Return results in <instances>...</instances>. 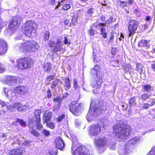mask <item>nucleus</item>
<instances>
[{
  "label": "nucleus",
  "mask_w": 155,
  "mask_h": 155,
  "mask_svg": "<svg viewBox=\"0 0 155 155\" xmlns=\"http://www.w3.org/2000/svg\"><path fill=\"white\" fill-rule=\"evenodd\" d=\"M106 103L104 101L97 100L92 102L86 118L88 122L95 119L97 116L106 109Z\"/></svg>",
  "instance_id": "1"
},
{
  "label": "nucleus",
  "mask_w": 155,
  "mask_h": 155,
  "mask_svg": "<svg viewBox=\"0 0 155 155\" xmlns=\"http://www.w3.org/2000/svg\"><path fill=\"white\" fill-rule=\"evenodd\" d=\"M127 124L126 120L117 121V140L122 141L130 134L131 128Z\"/></svg>",
  "instance_id": "2"
},
{
  "label": "nucleus",
  "mask_w": 155,
  "mask_h": 155,
  "mask_svg": "<svg viewBox=\"0 0 155 155\" xmlns=\"http://www.w3.org/2000/svg\"><path fill=\"white\" fill-rule=\"evenodd\" d=\"M39 48L38 44L33 40L27 41L16 47L17 49H18L20 51L24 53L28 52H34L37 51Z\"/></svg>",
  "instance_id": "3"
},
{
  "label": "nucleus",
  "mask_w": 155,
  "mask_h": 155,
  "mask_svg": "<svg viewBox=\"0 0 155 155\" xmlns=\"http://www.w3.org/2000/svg\"><path fill=\"white\" fill-rule=\"evenodd\" d=\"M37 24L33 21H27L22 25V29L24 33L28 37H30L31 35L32 31L37 28Z\"/></svg>",
  "instance_id": "4"
},
{
  "label": "nucleus",
  "mask_w": 155,
  "mask_h": 155,
  "mask_svg": "<svg viewBox=\"0 0 155 155\" xmlns=\"http://www.w3.org/2000/svg\"><path fill=\"white\" fill-rule=\"evenodd\" d=\"M32 63V60L29 58H21L17 60L16 66L18 69L24 70L30 68Z\"/></svg>",
  "instance_id": "5"
},
{
  "label": "nucleus",
  "mask_w": 155,
  "mask_h": 155,
  "mask_svg": "<svg viewBox=\"0 0 155 155\" xmlns=\"http://www.w3.org/2000/svg\"><path fill=\"white\" fill-rule=\"evenodd\" d=\"M21 21V18L18 16L15 17L9 23L8 28L7 30V35L11 36L17 28L18 24Z\"/></svg>",
  "instance_id": "6"
},
{
  "label": "nucleus",
  "mask_w": 155,
  "mask_h": 155,
  "mask_svg": "<svg viewBox=\"0 0 155 155\" xmlns=\"http://www.w3.org/2000/svg\"><path fill=\"white\" fill-rule=\"evenodd\" d=\"M107 139L104 137L94 139V143L98 148L99 153H101L105 150V145L107 143Z\"/></svg>",
  "instance_id": "7"
},
{
  "label": "nucleus",
  "mask_w": 155,
  "mask_h": 155,
  "mask_svg": "<svg viewBox=\"0 0 155 155\" xmlns=\"http://www.w3.org/2000/svg\"><path fill=\"white\" fill-rule=\"evenodd\" d=\"M132 151V147L125 145L121 143L119 144L118 147V152L120 155H127Z\"/></svg>",
  "instance_id": "8"
},
{
  "label": "nucleus",
  "mask_w": 155,
  "mask_h": 155,
  "mask_svg": "<svg viewBox=\"0 0 155 155\" xmlns=\"http://www.w3.org/2000/svg\"><path fill=\"white\" fill-rule=\"evenodd\" d=\"M101 125L98 124H93L89 127V134L91 137L97 136L101 131Z\"/></svg>",
  "instance_id": "9"
},
{
  "label": "nucleus",
  "mask_w": 155,
  "mask_h": 155,
  "mask_svg": "<svg viewBox=\"0 0 155 155\" xmlns=\"http://www.w3.org/2000/svg\"><path fill=\"white\" fill-rule=\"evenodd\" d=\"M80 108L81 106L79 103L76 101H73L70 106V110L74 115L78 116L80 114Z\"/></svg>",
  "instance_id": "10"
},
{
  "label": "nucleus",
  "mask_w": 155,
  "mask_h": 155,
  "mask_svg": "<svg viewBox=\"0 0 155 155\" xmlns=\"http://www.w3.org/2000/svg\"><path fill=\"white\" fill-rule=\"evenodd\" d=\"M72 155H90L88 149L85 147H79L72 152Z\"/></svg>",
  "instance_id": "11"
},
{
  "label": "nucleus",
  "mask_w": 155,
  "mask_h": 155,
  "mask_svg": "<svg viewBox=\"0 0 155 155\" xmlns=\"http://www.w3.org/2000/svg\"><path fill=\"white\" fill-rule=\"evenodd\" d=\"M138 22L134 20H132L129 22L128 29L129 31V37L133 36L137 28Z\"/></svg>",
  "instance_id": "12"
},
{
  "label": "nucleus",
  "mask_w": 155,
  "mask_h": 155,
  "mask_svg": "<svg viewBox=\"0 0 155 155\" xmlns=\"http://www.w3.org/2000/svg\"><path fill=\"white\" fill-rule=\"evenodd\" d=\"M62 40L61 38H59L57 39L56 43L54 41H51L49 42V45L51 47V49L55 52L61 50L62 46L61 43Z\"/></svg>",
  "instance_id": "13"
},
{
  "label": "nucleus",
  "mask_w": 155,
  "mask_h": 155,
  "mask_svg": "<svg viewBox=\"0 0 155 155\" xmlns=\"http://www.w3.org/2000/svg\"><path fill=\"white\" fill-rule=\"evenodd\" d=\"M18 78L16 77L10 76L1 77L0 80L3 83H6L9 85H12L13 84L17 82Z\"/></svg>",
  "instance_id": "14"
},
{
  "label": "nucleus",
  "mask_w": 155,
  "mask_h": 155,
  "mask_svg": "<svg viewBox=\"0 0 155 155\" xmlns=\"http://www.w3.org/2000/svg\"><path fill=\"white\" fill-rule=\"evenodd\" d=\"M102 82L101 76H99V77L92 78L91 84L94 88L97 89L101 87Z\"/></svg>",
  "instance_id": "15"
},
{
  "label": "nucleus",
  "mask_w": 155,
  "mask_h": 155,
  "mask_svg": "<svg viewBox=\"0 0 155 155\" xmlns=\"http://www.w3.org/2000/svg\"><path fill=\"white\" fill-rule=\"evenodd\" d=\"M100 71V68L98 65H96L93 68L91 69V72L92 78L99 77V76H101Z\"/></svg>",
  "instance_id": "16"
},
{
  "label": "nucleus",
  "mask_w": 155,
  "mask_h": 155,
  "mask_svg": "<svg viewBox=\"0 0 155 155\" xmlns=\"http://www.w3.org/2000/svg\"><path fill=\"white\" fill-rule=\"evenodd\" d=\"M141 138L140 137H136L133 138L126 143V145L128 146H131L132 149L133 146L139 143L141 141Z\"/></svg>",
  "instance_id": "17"
},
{
  "label": "nucleus",
  "mask_w": 155,
  "mask_h": 155,
  "mask_svg": "<svg viewBox=\"0 0 155 155\" xmlns=\"http://www.w3.org/2000/svg\"><path fill=\"white\" fill-rule=\"evenodd\" d=\"M7 50V44L5 41L0 39V55H3Z\"/></svg>",
  "instance_id": "18"
},
{
  "label": "nucleus",
  "mask_w": 155,
  "mask_h": 155,
  "mask_svg": "<svg viewBox=\"0 0 155 155\" xmlns=\"http://www.w3.org/2000/svg\"><path fill=\"white\" fill-rule=\"evenodd\" d=\"M27 87L23 86L16 87L14 90V92L21 95L25 94L28 91Z\"/></svg>",
  "instance_id": "19"
},
{
  "label": "nucleus",
  "mask_w": 155,
  "mask_h": 155,
  "mask_svg": "<svg viewBox=\"0 0 155 155\" xmlns=\"http://www.w3.org/2000/svg\"><path fill=\"white\" fill-rule=\"evenodd\" d=\"M56 147L58 149L62 150L64 146V143L62 139L59 137L57 138L55 140Z\"/></svg>",
  "instance_id": "20"
},
{
  "label": "nucleus",
  "mask_w": 155,
  "mask_h": 155,
  "mask_svg": "<svg viewBox=\"0 0 155 155\" xmlns=\"http://www.w3.org/2000/svg\"><path fill=\"white\" fill-rule=\"evenodd\" d=\"M24 151V149H15L10 150L9 153V155H22Z\"/></svg>",
  "instance_id": "21"
},
{
  "label": "nucleus",
  "mask_w": 155,
  "mask_h": 155,
  "mask_svg": "<svg viewBox=\"0 0 155 155\" xmlns=\"http://www.w3.org/2000/svg\"><path fill=\"white\" fill-rule=\"evenodd\" d=\"M52 114L51 112L46 111L43 115V122L44 123H46L48 121H49L51 119Z\"/></svg>",
  "instance_id": "22"
},
{
  "label": "nucleus",
  "mask_w": 155,
  "mask_h": 155,
  "mask_svg": "<svg viewBox=\"0 0 155 155\" xmlns=\"http://www.w3.org/2000/svg\"><path fill=\"white\" fill-rule=\"evenodd\" d=\"M4 90L5 94L7 97L12 98L15 96V93L13 92H12L10 90L9 91L8 88H5Z\"/></svg>",
  "instance_id": "23"
},
{
  "label": "nucleus",
  "mask_w": 155,
  "mask_h": 155,
  "mask_svg": "<svg viewBox=\"0 0 155 155\" xmlns=\"http://www.w3.org/2000/svg\"><path fill=\"white\" fill-rule=\"evenodd\" d=\"M43 68L44 70L45 71L49 72L51 71L52 68L51 63L48 62L45 63Z\"/></svg>",
  "instance_id": "24"
},
{
  "label": "nucleus",
  "mask_w": 155,
  "mask_h": 155,
  "mask_svg": "<svg viewBox=\"0 0 155 155\" xmlns=\"http://www.w3.org/2000/svg\"><path fill=\"white\" fill-rule=\"evenodd\" d=\"M16 103L10 104L7 106H6V108L10 112H13L15 109H16Z\"/></svg>",
  "instance_id": "25"
},
{
  "label": "nucleus",
  "mask_w": 155,
  "mask_h": 155,
  "mask_svg": "<svg viewBox=\"0 0 155 155\" xmlns=\"http://www.w3.org/2000/svg\"><path fill=\"white\" fill-rule=\"evenodd\" d=\"M124 70L125 72H128L130 74L132 71L133 68L130 65L127 64L124 66Z\"/></svg>",
  "instance_id": "26"
},
{
  "label": "nucleus",
  "mask_w": 155,
  "mask_h": 155,
  "mask_svg": "<svg viewBox=\"0 0 155 155\" xmlns=\"http://www.w3.org/2000/svg\"><path fill=\"white\" fill-rule=\"evenodd\" d=\"M41 113V111L40 110H37L35 111L34 115L36 118V121H39L41 120L40 116Z\"/></svg>",
  "instance_id": "27"
},
{
  "label": "nucleus",
  "mask_w": 155,
  "mask_h": 155,
  "mask_svg": "<svg viewBox=\"0 0 155 155\" xmlns=\"http://www.w3.org/2000/svg\"><path fill=\"white\" fill-rule=\"evenodd\" d=\"M66 0H64L63 1H61V2H63V4H64L63 5L62 9L66 11L68 10L70 8L71 6L68 3H65L66 2Z\"/></svg>",
  "instance_id": "28"
},
{
  "label": "nucleus",
  "mask_w": 155,
  "mask_h": 155,
  "mask_svg": "<svg viewBox=\"0 0 155 155\" xmlns=\"http://www.w3.org/2000/svg\"><path fill=\"white\" fill-rule=\"evenodd\" d=\"M148 41L145 40H142L139 43L138 45L139 47H142L147 46L148 45Z\"/></svg>",
  "instance_id": "29"
},
{
  "label": "nucleus",
  "mask_w": 155,
  "mask_h": 155,
  "mask_svg": "<svg viewBox=\"0 0 155 155\" xmlns=\"http://www.w3.org/2000/svg\"><path fill=\"white\" fill-rule=\"evenodd\" d=\"M64 87L65 90H68L71 87L70 82L69 79H66L65 80Z\"/></svg>",
  "instance_id": "30"
},
{
  "label": "nucleus",
  "mask_w": 155,
  "mask_h": 155,
  "mask_svg": "<svg viewBox=\"0 0 155 155\" xmlns=\"http://www.w3.org/2000/svg\"><path fill=\"white\" fill-rule=\"evenodd\" d=\"M115 21V19H113L112 17H110V18L109 19L107 20L106 21V23H99V25L100 26H102V27H104L106 25L107 23H110L111 22H113V21Z\"/></svg>",
  "instance_id": "31"
},
{
  "label": "nucleus",
  "mask_w": 155,
  "mask_h": 155,
  "mask_svg": "<svg viewBox=\"0 0 155 155\" xmlns=\"http://www.w3.org/2000/svg\"><path fill=\"white\" fill-rule=\"evenodd\" d=\"M143 65L141 64H137L136 65V68L139 73L141 74L143 71Z\"/></svg>",
  "instance_id": "32"
},
{
  "label": "nucleus",
  "mask_w": 155,
  "mask_h": 155,
  "mask_svg": "<svg viewBox=\"0 0 155 155\" xmlns=\"http://www.w3.org/2000/svg\"><path fill=\"white\" fill-rule=\"evenodd\" d=\"M142 87L145 91L147 92L150 91L152 88L151 86L149 85H143Z\"/></svg>",
  "instance_id": "33"
},
{
  "label": "nucleus",
  "mask_w": 155,
  "mask_h": 155,
  "mask_svg": "<svg viewBox=\"0 0 155 155\" xmlns=\"http://www.w3.org/2000/svg\"><path fill=\"white\" fill-rule=\"evenodd\" d=\"M135 101L136 99L135 97H132L129 100V102L131 106H134L136 105V102Z\"/></svg>",
  "instance_id": "34"
},
{
  "label": "nucleus",
  "mask_w": 155,
  "mask_h": 155,
  "mask_svg": "<svg viewBox=\"0 0 155 155\" xmlns=\"http://www.w3.org/2000/svg\"><path fill=\"white\" fill-rule=\"evenodd\" d=\"M151 95L148 94H144L141 95V98L142 100L145 101Z\"/></svg>",
  "instance_id": "35"
},
{
  "label": "nucleus",
  "mask_w": 155,
  "mask_h": 155,
  "mask_svg": "<svg viewBox=\"0 0 155 155\" xmlns=\"http://www.w3.org/2000/svg\"><path fill=\"white\" fill-rule=\"evenodd\" d=\"M100 26V28L101 31V35H102L104 38H106L107 37V33L105 32V28L102 27H101V26Z\"/></svg>",
  "instance_id": "36"
},
{
  "label": "nucleus",
  "mask_w": 155,
  "mask_h": 155,
  "mask_svg": "<svg viewBox=\"0 0 155 155\" xmlns=\"http://www.w3.org/2000/svg\"><path fill=\"white\" fill-rule=\"evenodd\" d=\"M109 147L110 149L112 150H115L116 148V143L115 141H111L110 143Z\"/></svg>",
  "instance_id": "37"
},
{
  "label": "nucleus",
  "mask_w": 155,
  "mask_h": 155,
  "mask_svg": "<svg viewBox=\"0 0 155 155\" xmlns=\"http://www.w3.org/2000/svg\"><path fill=\"white\" fill-rule=\"evenodd\" d=\"M60 103H59L57 105H55L53 108V110L55 112H58L60 108Z\"/></svg>",
  "instance_id": "38"
},
{
  "label": "nucleus",
  "mask_w": 155,
  "mask_h": 155,
  "mask_svg": "<svg viewBox=\"0 0 155 155\" xmlns=\"http://www.w3.org/2000/svg\"><path fill=\"white\" fill-rule=\"evenodd\" d=\"M58 82L59 81L58 79L55 80L52 83L51 85V88L53 89H55L56 86H57V85L58 84Z\"/></svg>",
  "instance_id": "39"
},
{
  "label": "nucleus",
  "mask_w": 155,
  "mask_h": 155,
  "mask_svg": "<svg viewBox=\"0 0 155 155\" xmlns=\"http://www.w3.org/2000/svg\"><path fill=\"white\" fill-rule=\"evenodd\" d=\"M73 86L75 89H77L80 87V86L78 85V82L76 79H74L73 80Z\"/></svg>",
  "instance_id": "40"
},
{
  "label": "nucleus",
  "mask_w": 155,
  "mask_h": 155,
  "mask_svg": "<svg viewBox=\"0 0 155 155\" xmlns=\"http://www.w3.org/2000/svg\"><path fill=\"white\" fill-rule=\"evenodd\" d=\"M46 123V126L50 128L51 129H54L55 126L53 123L50 121H48V122H47Z\"/></svg>",
  "instance_id": "41"
},
{
  "label": "nucleus",
  "mask_w": 155,
  "mask_h": 155,
  "mask_svg": "<svg viewBox=\"0 0 155 155\" xmlns=\"http://www.w3.org/2000/svg\"><path fill=\"white\" fill-rule=\"evenodd\" d=\"M16 109L18 111H22V105L20 103H16Z\"/></svg>",
  "instance_id": "42"
},
{
  "label": "nucleus",
  "mask_w": 155,
  "mask_h": 155,
  "mask_svg": "<svg viewBox=\"0 0 155 155\" xmlns=\"http://www.w3.org/2000/svg\"><path fill=\"white\" fill-rule=\"evenodd\" d=\"M50 36V33L49 31H46L44 35V38L46 40H48Z\"/></svg>",
  "instance_id": "43"
},
{
  "label": "nucleus",
  "mask_w": 155,
  "mask_h": 155,
  "mask_svg": "<svg viewBox=\"0 0 155 155\" xmlns=\"http://www.w3.org/2000/svg\"><path fill=\"white\" fill-rule=\"evenodd\" d=\"M42 134L45 136L48 137L50 135L49 131L46 130H44L42 132Z\"/></svg>",
  "instance_id": "44"
},
{
  "label": "nucleus",
  "mask_w": 155,
  "mask_h": 155,
  "mask_svg": "<svg viewBox=\"0 0 155 155\" xmlns=\"http://www.w3.org/2000/svg\"><path fill=\"white\" fill-rule=\"evenodd\" d=\"M74 138L73 137H71L72 138V142H73V144H72V146L71 147V152H73L74 150L76 148V146H75V144L73 143V141L74 140H76V138L75 137H74Z\"/></svg>",
  "instance_id": "45"
},
{
  "label": "nucleus",
  "mask_w": 155,
  "mask_h": 155,
  "mask_svg": "<svg viewBox=\"0 0 155 155\" xmlns=\"http://www.w3.org/2000/svg\"><path fill=\"white\" fill-rule=\"evenodd\" d=\"M36 121L37 122L36 126L37 127V128L39 130L42 129L43 126L40 124L41 120H40L39 121Z\"/></svg>",
  "instance_id": "46"
},
{
  "label": "nucleus",
  "mask_w": 155,
  "mask_h": 155,
  "mask_svg": "<svg viewBox=\"0 0 155 155\" xmlns=\"http://www.w3.org/2000/svg\"><path fill=\"white\" fill-rule=\"evenodd\" d=\"M30 132L34 136L38 137L40 135L39 134L34 130H30Z\"/></svg>",
  "instance_id": "47"
},
{
  "label": "nucleus",
  "mask_w": 155,
  "mask_h": 155,
  "mask_svg": "<svg viewBox=\"0 0 155 155\" xmlns=\"http://www.w3.org/2000/svg\"><path fill=\"white\" fill-rule=\"evenodd\" d=\"M17 121L18 122V123H19L23 127L25 126L26 124V123L21 120L17 119Z\"/></svg>",
  "instance_id": "48"
},
{
  "label": "nucleus",
  "mask_w": 155,
  "mask_h": 155,
  "mask_svg": "<svg viewBox=\"0 0 155 155\" xmlns=\"http://www.w3.org/2000/svg\"><path fill=\"white\" fill-rule=\"evenodd\" d=\"M77 20H78L76 18H73L70 24V26H73L76 25V23Z\"/></svg>",
  "instance_id": "49"
},
{
  "label": "nucleus",
  "mask_w": 155,
  "mask_h": 155,
  "mask_svg": "<svg viewBox=\"0 0 155 155\" xmlns=\"http://www.w3.org/2000/svg\"><path fill=\"white\" fill-rule=\"evenodd\" d=\"M54 76L49 75L47 77V81L48 83L50 82V81L53 80L54 78Z\"/></svg>",
  "instance_id": "50"
},
{
  "label": "nucleus",
  "mask_w": 155,
  "mask_h": 155,
  "mask_svg": "<svg viewBox=\"0 0 155 155\" xmlns=\"http://www.w3.org/2000/svg\"><path fill=\"white\" fill-rule=\"evenodd\" d=\"M63 42L64 44L65 45H69L70 44V41H68L67 37L66 36H64V40Z\"/></svg>",
  "instance_id": "51"
},
{
  "label": "nucleus",
  "mask_w": 155,
  "mask_h": 155,
  "mask_svg": "<svg viewBox=\"0 0 155 155\" xmlns=\"http://www.w3.org/2000/svg\"><path fill=\"white\" fill-rule=\"evenodd\" d=\"M94 9L93 8H91L88 10L87 11V14L90 16L92 15V14L94 12Z\"/></svg>",
  "instance_id": "52"
},
{
  "label": "nucleus",
  "mask_w": 155,
  "mask_h": 155,
  "mask_svg": "<svg viewBox=\"0 0 155 155\" xmlns=\"http://www.w3.org/2000/svg\"><path fill=\"white\" fill-rule=\"evenodd\" d=\"M49 153L51 155H57L58 153V152L57 150H51L49 151Z\"/></svg>",
  "instance_id": "53"
},
{
  "label": "nucleus",
  "mask_w": 155,
  "mask_h": 155,
  "mask_svg": "<svg viewBox=\"0 0 155 155\" xmlns=\"http://www.w3.org/2000/svg\"><path fill=\"white\" fill-rule=\"evenodd\" d=\"M142 105V108L143 109H147L149 108L150 106V105L147 103H143Z\"/></svg>",
  "instance_id": "54"
},
{
  "label": "nucleus",
  "mask_w": 155,
  "mask_h": 155,
  "mask_svg": "<svg viewBox=\"0 0 155 155\" xmlns=\"http://www.w3.org/2000/svg\"><path fill=\"white\" fill-rule=\"evenodd\" d=\"M127 3H126L125 2L120 1V7L123 8L124 7L127 6Z\"/></svg>",
  "instance_id": "55"
},
{
  "label": "nucleus",
  "mask_w": 155,
  "mask_h": 155,
  "mask_svg": "<svg viewBox=\"0 0 155 155\" xmlns=\"http://www.w3.org/2000/svg\"><path fill=\"white\" fill-rule=\"evenodd\" d=\"M22 111H25L29 109V107L28 105H22Z\"/></svg>",
  "instance_id": "56"
},
{
  "label": "nucleus",
  "mask_w": 155,
  "mask_h": 155,
  "mask_svg": "<svg viewBox=\"0 0 155 155\" xmlns=\"http://www.w3.org/2000/svg\"><path fill=\"white\" fill-rule=\"evenodd\" d=\"M62 98L60 97H57L54 99V101L58 102V104L60 103V102L62 101Z\"/></svg>",
  "instance_id": "57"
},
{
  "label": "nucleus",
  "mask_w": 155,
  "mask_h": 155,
  "mask_svg": "<svg viewBox=\"0 0 155 155\" xmlns=\"http://www.w3.org/2000/svg\"><path fill=\"white\" fill-rule=\"evenodd\" d=\"M65 117V115L64 114H62L58 117V120L59 122L61 121Z\"/></svg>",
  "instance_id": "58"
},
{
  "label": "nucleus",
  "mask_w": 155,
  "mask_h": 155,
  "mask_svg": "<svg viewBox=\"0 0 155 155\" xmlns=\"http://www.w3.org/2000/svg\"><path fill=\"white\" fill-rule=\"evenodd\" d=\"M75 126L77 127H79L81 124V122L77 120H76L75 121Z\"/></svg>",
  "instance_id": "59"
},
{
  "label": "nucleus",
  "mask_w": 155,
  "mask_h": 155,
  "mask_svg": "<svg viewBox=\"0 0 155 155\" xmlns=\"http://www.w3.org/2000/svg\"><path fill=\"white\" fill-rule=\"evenodd\" d=\"M47 97L48 98H50L52 95V94L50 91L49 89L47 91Z\"/></svg>",
  "instance_id": "60"
},
{
  "label": "nucleus",
  "mask_w": 155,
  "mask_h": 155,
  "mask_svg": "<svg viewBox=\"0 0 155 155\" xmlns=\"http://www.w3.org/2000/svg\"><path fill=\"white\" fill-rule=\"evenodd\" d=\"M150 154L152 155H155V147L153 148L150 152Z\"/></svg>",
  "instance_id": "61"
},
{
  "label": "nucleus",
  "mask_w": 155,
  "mask_h": 155,
  "mask_svg": "<svg viewBox=\"0 0 155 155\" xmlns=\"http://www.w3.org/2000/svg\"><path fill=\"white\" fill-rule=\"evenodd\" d=\"M113 134L115 135L116 134V126L115 125L113 127Z\"/></svg>",
  "instance_id": "62"
},
{
  "label": "nucleus",
  "mask_w": 155,
  "mask_h": 155,
  "mask_svg": "<svg viewBox=\"0 0 155 155\" xmlns=\"http://www.w3.org/2000/svg\"><path fill=\"white\" fill-rule=\"evenodd\" d=\"M4 71V68L2 67V65L0 64V73H3Z\"/></svg>",
  "instance_id": "63"
},
{
  "label": "nucleus",
  "mask_w": 155,
  "mask_h": 155,
  "mask_svg": "<svg viewBox=\"0 0 155 155\" xmlns=\"http://www.w3.org/2000/svg\"><path fill=\"white\" fill-rule=\"evenodd\" d=\"M89 34L91 36H94V32L93 29H90L89 31Z\"/></svg>",
  "instance_id": "64"
}]
</instances>
